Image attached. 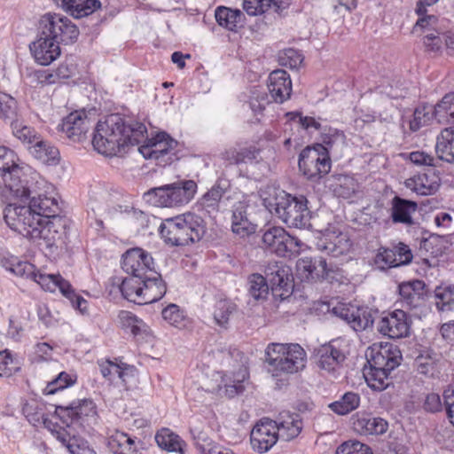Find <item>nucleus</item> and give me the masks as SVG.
Wrapping results in <instances>:
<instances>
[{
  "mask_svg": "<svg viewBox=\"0 0 454 454\" xmlns=\"http://www.w3.org/2000/svg\"><path fill=\"white\" fill-rule=\"evenodd\" d=\"M433 118H435V106L427 105L417 107L414 111L413 118L410 121L411 130H419Z\"/></svg>",
  "mask_w": 454,
  "mask_h": 454,
  "instance_id": "nucleus-57",
  "label": "nucleus"
},
{
  "mask_svg": "<svg viewBox=\"0 0 454 454\" xmlns=\"http://www.w3.org/2000/svg\"><path fill=\"white\" fill-rule=\"evenodd\" d=\"M247 103L252 112L257 115L262 113L266 106L269 105L270 99L263 89L253 88Z\"/></svg>",
  "mask_w": 454,
  "mask_h": 454,
  "instance_id": "nucleus-60",
  "label": "nucleus"
},
{
  "mask_svg": "<svg viewBox=\"0 0 454 454\" xmlns=\"http://www.w3.org/2000/svg\"><path fill=\"white\" fill-rule=\"evenodd\" d=\"M142 281H144V278L137 276L126 277L120 286V291L123 297L129 301L139 304L143 286Z\"/></svg>",
  "mask_w": 454,
  "mask_h": 454,
  "instance_id": "nucleus-48",
  "label": "nucleus"
},
{
  "mask_svg": "<svg viewBox=\"0 0 454 454\" xmlns=\"http://www.w3.org/2000/svg\"><path fill=\"white\" fill-rule=\"evenodd\" d=\"M93 122L94 121L84 109L76 110L63 118L57 129L65 137L76 143L86 137V134L92 127Z\"/></svg>",
  "mask_w": 454,
  "mask_h": 454,
  "instance_id": "nucleus-15",
  "label": "nucleus"
},
{
  "mask_svg": "<svg viewBox=\"0 0 454 454\" xmlns=\"http://www.w3.org/2000/svg\"><path fill=\"white\" fill-rule=\"evenodd\" d=\"M365 356L369 366L393 371L402 361L398 347L392 343H374L366 350Z\"/></svg>",
  "mask_w": 454,
  "mask_h": 454,
  "instance_id": "nucleus-14",
  "label": "nucleus"
},
{
  "mask_svg": "<svg viewBox=\"0 0 454 454\" xmlns=\"http://www.w3.org/2000/svg\"><path fill=\"white\" fill-rule=\"evenodd\" d=\"M197 192L193 180H183L154 187L145 192V200L155 207H172L189 203Z\"/></svg>",
  "mask_w": 454,
  "mask_h": 454,
  "instance_id": "nucleus-6",
  "label": "nucleus"
},
{
  "mask_svg": "<svg viewBox=\"0 0 454 454\" xmlns=\"http://www.w3.org/2000/svg\"><path fill=\"white\" fill-rule=\"evenodd\" d=\"M248 373L245 368L240 367L239 370L233 373L232 378L225 374L222 377L223 387L228 397H233L243 392V382L247 378ZM222 388V387H220Z\"/></svg>",
  "mask_w": 454,
  "mask_h": 454,
  "instance_id": "nucleus-43",
  "label": "nucleus"
},
{
  "mask_svg": "<svg viewBox=\"0 0 454 454\" xmlns=\"http://www.w3.org/2000/svg\"><path fill=\"white\" fill-rule=\"evenodd\" d=\"M345 360L346 355L336 340L321 346L315 354L317 366L334 379L340 374Z\"/></svg>",
  "mask_w": 454,
  "mask_h": 454,
  "instance_id": "nucleus-12",
  "label": "nucleus"
},
{
  "mask_svg": "<svg viewBox=\"0 0 454 454\" xmlns=\"http://www.w3.org/2000/svg\"><path fill=\"white\" fill-rule=\"evenodd\" d=\"M161 315L165 321L176 328L185 326V316L176 304L171 303L162 309Z\"/></svg>",
  "mask_w": 454,
  "mask_h": 454,
  "instance_id": "nucleus-61",
  "label": "nucleus"
},
{
  "mask_svg": "<svg viewBox=\"0 0 454 454\" xmlns=\"http://www.w3.org/2000/svg\"><path fill=\"white\" fill-rule=\"evenodd\" d=\"M278 436L288 442L297 437L302 429V421L297 413L282 412L277 421Z\"/></svg>",
  "mask_w": 454,
  "mask_h": 454,
  "instance_id": "nucleus-31",
  "label": "nucleus"
},
{
  "mask_svg": "<svg viewBox=\"0 0 454 454\" xmlns=\"http://www.w3.org/2000/svg\"><path fill=\"white\" fill-rule=\"evenodd\" d=\"M263 244L279 256H286L287 253L297 254L300 252L302 242L289 235L282 227H272L262 235Z\"/></svg>",
  "mask_w": 454,
  "mask_h": 454,
  "instance_id": "nucleus-13",
  "label": "nucleus"
},
{
  "mask_svg": "<svg viewBox=\"0 0 454 454\" xmlns=\"http://www.w3.org/2000/svg\"><path fill=\"white\" fill-rule=\"evenodd\" d=\"M411 320L403 309H395L382 316L377 322L378 332L391 339L407 337L410 333Z\"/></svg>",
  "mask_w": 454,
  "mask_h": 454,
  "instance_id": "nucleus-17",
  "label": "nucleus"
},
{
  "mask_svg": "<svg viewBox=\"0 0 454 454\" xmlns=\"http://www.w3.org/2000/svg\"><path fill=\"white\" fill-rule=\"evenodd\" d=\"M108 446L115 454H135L137 451L135 439L121 431H115L109 437Z\"/></svg>",
  "mask_w": 454,
  "mask_h": 454,
  "instance_id": "nucleus-39",
  "label": "nucleus"
},
{
  "mask_svg": "<svg viewBox=\"0 0 454 454\" xmlns=\"http://www.w3.org/2000/svg\"><path fill=\"white\" fill-rule=\"evenodd\" d=\"M336 454H372L370 447L359 441L350 440L340 444Z\"/></svg>",
  "mask_w": 454,
  "mask_h": 454,
  "instance_id": "nucleus-64",
  "label": "nucleus"
},
{
  "mask_svg": "<svg viewBox=\"0 0 454 454\" xmlns=\"http://www.w3.org/2000/svg\"><path fill=\"white\" fill-rule=\"evenodd\" d=\"M55 413L67 427L79 426L85 427L97 420V406L90 399L72 402L69 405H58Z\"/></svg>",
  "mask_w": 454,
  "mask_h": 454,
  "instance_id": "nucleus-9",
  "label": "nucleus"
},
{
  "mask_svg": "<svg viewBox=\"0 0 454 454\" xmlns=\"http://www.w3.org/2000/svg\"><path fill=\"white\" fill-rule=\"evenodd\" d=\"M77 66L73 58L66 59L56 69H51L53 84L71 78L76 73Z\"/></svg>",
  "mask_w": 454,
  "mask_h": 454,
  "instance_id": "nucleus-58",
  "label": "nucleus"
},
{
  "mask_svg": "<svg viewBox=\"0 0 454 454\" xmlns=\"http://www.w3.org/2000/svg\"><path fill=\"white\" fill-rule=\"evenodd\" d=\"M266 208L291 228L304 229L310 225L311 212L306 197L293 196L284 191L273 197L262 198Z\"/></svg>",
  "mask_w": 454,
  "mask_h": 454,
  "instance_id": "nucleus-3",
  "label": "nucleus"
},
{
  "mask_svg": "<svg viewBox=\"0 0 454 454\" xmlns=\"http://www.w3.org/2000/svg\"><path fill=\"white\" fill-rule=\"evenodd\" d=\"M153 264L152 256L139 247L129 249L122 255L121 267L129 276L143 278L149 270H153Z\"/></svg>",
  "mask_w": 454,
  "mask_h": 454,
  "instance_id": "nucleus-20",
  "label": "nucleus"
},
{
  "mask_svg": "<svg viewBox=\"0 0 454 454\" xmlns=\"http://www.w3.org/2000/svg\"><path fill=\"white\" fill-rule=\"evenodd\" d=\"M51 69H35L26 67L23 76L32 87H45L53 85Z\"/></svg>",
  "mask_w": 454,
  "mask_h": 454,
  "instance_id": "nucleus-51",
  "label": "nucleus"
},
{
  "mask_svg": "<svg viewBox=\"0 0 454 454\" xmlns=\"http://www.w3.org/2000/svg\"><path fill=\"white\" fill-rule=\"evenodd\" d=\"M298 166L308 179L318 180L330 172L332 160L322 146H308L301 152Z\"/></svg>",
  "mask_w": 454,
  "mask_h": 454,
  "instance_id": "nucleus-8",
  "label": "nucleus"
},
{
  "mask_svg": "<svg viewBox=\"0 0 454 454\" xmlns=\"http://www.w3.org/2000/svg\"><path fill=\"white\" fill-rule=\"evenodd\" d=\"M10 126L12 135L28 147L32 146L41 137L37 131L27 125L21 118Z\"/></svg>",
  "mask_w": 454,
  "mask_h": 454,
  "instance_id": "nucleus-49",
  "label": "nucleus"
},
{
  "mask_svg": "<svg viewBox=\"0 0 454 454\" xmlns=\"http://www.w3.org/2000/svg\"><path fill=\"white\" fill-rule=\"evenodd\" d=\"M39 31L43 35L57 41L58 45L74 43L80 34L77 26L69 18L50 12L41 17Z\"/></svg>",
  "mask_w": 454,
  "mask_h": 454,
  "instance_id": "nucleus-7",
  "label": "nucleus"
},
{
  "mask_svg": "<svg viewBox=\"0 0 454 454\" xmlns=\"http://www.w3.org/2000/svg\"><path fill=\"white\" fill-rule=\"evenodd\" d=\"M0 171L4 182L0 184V196L3 199H24L34 192L28 186L25 168L19 164L17 154L5 146H0Z\"/></svg>",
  "mask_w": 454,
  "mask_h": 454,
  "instance_id": "nucleus-4",
  "label": "nucleus"
},
{
  "mask_svg": "<svg viewBox=\"0 0 454 454\" xmlns=\"http://www.w3.org/2000/svg\"><path fill=\"white\" fill-rule=\"evenodd\" d=\"M29 49L35 62L42 66L50 65L60 55V47L57 41L43 35L41 31L37 40L29 45Z\"/></svg>",
  "mask_w": 454,
  "mask_h": 454,
  "instance_id": "nucleus-24",
  "label": "nucleus"
},
{
  "mask_svg": "<svg viewBox=\"0 0 454 454\" xmlns=\"http://www.w3.org/2000/svg\"><path fill=\"white\" fill-rule=\"evenodd\" d=\"M232 231L242 237L253 233L255 230L254 225L248 220L247 214V205L244 202H238L232 211Z\"/></svg>",
  "mask_w": 454,
  "mask_h": 454,
  "instance_id": "nucleus-35",
  "label": "nucleus"
},
{
  "mask_svg": "<svg viewBox=\"0 0 454 454\" xmlns=\"http://www.w3.org/2000/svg\"><path fill=\"white\" fill-rule=\"evenodd\" d=\"M31 154L43 163H57L59 157V152L57 147L41 137L29 146Z\"/></svg>",
  "mask_w": 454,
  "mask_h": 454,
  "instance_id": "nucleus-40",
  "label": "nucleus"
},
{
  "mask_svg": "<svg viewBox=\"0 0 454 454\" xmlns=\"http://www.w3.org/2000/svg\"><path fill=\"white\" fill-rule=\"evenodd\" d=\"M418 205L415 201L395 196L391 200L390 216L394 223L411 225L412 214L416 212Z\"/></svg>",
  "mask_w": 454,
  "mask_h": 454,
  "instance_id": "nucleus-33",
  "label": "nucleus"
},
{
  "mask_svg": "<svg viewBox=\"0 0 454 454\" xmlns=\"http://www.w3.org/2000/svg\"><path fill=\"white\" fill-rule=\"evenodd\" d=\"M118 319L121 326L125 330H129L134 336L145 334L148 331L146 324L130 311H120Z\"/></svg>",
  "mask_w": 454,
  "mask_h": 454,
  "instance_id": "nucleus-44",
  "label": "nucleus"
},
{
  "mask_svg": "<svg viewBox=\"0 0 454 454\" xmlns=\"http://www.w3.org/2000/svg\"><path fill=\"white\" fill-rule=\"evenodd\" d=\"M265 275L273 292L289 293L293 289L291 269L282 262H269L265 269Z\"/></svg>",
  "mask_w": 454,
  "mask_h": 454,
  "instance_id": "nucleus-23",
  "label": "nucleus"
},
{
  "mask_svg": "<svg viewBox=\"0 0 454 454\" xmlns=\"http://www.w3.org/2000/svg\"><path fill=\"white\" fill-rule=\"evenodd\" d=\"M7 206L4 210L6 224L14 231L28 239L35 226L38 225V216L34 213L30 205H18L12 202L14 199L6 200Z\"/></svg>",
  "mask_w": 454,
  "mask_h": 454,
  "instance_id": "nucleus-11",
  "label": "nucleus"
},
{
  "mask_svg": "<svg viewBox=\"0 0 454 454\" xmlns=\"http://www.w3.org/2000/svg\"><path fill=\"white\" fill-rule=\"evenodd\" d=\"M20 118L16 99L9 94L0 92V119L12 125Z\"/></svg>",
  "mask_w": 454,
  "mask_h": 454,
  "instance_id": "nucleus-42",
  "label": "nucleus"
},
{
  "mask_svg": "<svg viewBox=\"0 0 454 454\" xmlns=\"http://www.w3.org/2000/svg\"><path fill=\"white\" fill-rule=\"evenodd\" d=\"M268 90L277 103L288 99L292 92V82L287 72L283 69L271 72L268 79Z\"/></svg>",
  "mask_w": 454,
  "mask_h": 454,
  "instance_id": "nucleus-28",
  "label": "nucleus"
},
{
  "mask_svg": "<svg viewBox=\"0 0 454 454\" xmlns=\"http://www.w3.org/2000/svg\"><path fill=\"white\" fill-rule=\"evenodd\" d=\"M231 187L230 182L219 178L215 184L198 200L199 211L204 212L208 216H214L219 212L220 202Z\"/></svg>",
  "mask_w": 454,
  "mask_h": 454,
  "instance_id": "nucleus-22",
  "label": "nucleus"
},
{
  "mask_svg": "<svg viewBox=\"0 0 454 454\" xmlns=\"http://www.w3.org/2000/svg\"><path fill=\"white\" fill-rule=\"evenodd\" d=\"M269 282L265 277L254 273L248 278V292L254 300H264L269 294Z\"/></svg>",
  "mask_w": 454,
  "mask_h": 454,
  "instance_id": "nucleus-54",
  "label": "nucleus"
},
{
  "mask_svg": "<svg viewBox=\"0 0 454 454\" xmlns=\"http://www.w3.org/2000/svg\"><path fill=\"white\" fill-rule=\"evenodd\" d=\"M163 241L173 247L186 246L200 241L207 232V224L201 215L186 212L165 219L159 227Z\"/></svg>",
  "mask_w": 454,
  "mask_h": 454,
  "instance_id": "nucleus-2",
  "label": "nucleus"
},
{
  "mask_svg": "<svg viewBox=\"0 0 454 454\" xmlns=\"http://www.w3.org/2000/svg\"><path fill=\"white\" fill-rule=\"evenodd\" d=\"M438 0H419L416 6V13L419 16L416 26L427 27L436 23L437 18L434 15H427V7L436 4Z\"/></svg>",
  "mask_w": 454,
  "mask_h": 454,
  "instance_id": "nucleus-62",
  "label": "nucleus"
},
{
  "mask_svg": "<svg viewBox=\"0 0 454 454\" xmlns=\"http://www.w3.org/2000/svg\"><path fill=\"white\" fill-rule=\"evenodd\" d=\"M282 3L279 0H244L243 9L248 15L257 16L265 12L271 6H274L276 11L281 9Z\"/></svg>",
  "mask_w": 454,
  "mask_h": 454,
  "instance_id": "nucleus-55",
  "label": "nucleus"
},
{
  "mask_svg": "<svg viewBox=\"0 0 454 454\" xmlns=\"http://www.w3.org/2000/svg\"><path fill=\"white\" fill-rule=\"evenodd\" d=\"M413 254L410 247L400 242L393 247H380L374 256L373 263L380 270L407 265Z\"/></svg>",
  "mask_w": 454,
  "mask_h": 454,
  "instance_id": "nucleus-16",
  "label": "nucleus"
},
{
  "mask_svg": "<svg viewBox=\"0 0 454 454\" xmlns=\"http://www.w3.org/2000/svg\"><path fill=\"white\" fill-rule=\"evenodd\" d=\"M34 281L39 284L45 291L55 292L58 288L63 296L74 301V289L61 275L43 274L38 270Z\"/></svg>",
  "mask_w": 454,
  "mask_h": 454,
  "instance_id": "nucleus-30",
  "label": "nucleus"
},
{
  "mask_svg": "<svg viewBox=\"0 0 454 454\" xmlns=\"http://www.w3.org/2000/svg\"><path fill=\"white\" fill-rule=\"evenodd\" d=\"M278 61L283 67L296 69L303 62V56L298 50L289 48L279 53Z\"/></svg>",
  "mask_w": 454,
  "mask_h": 454,
  "instance_id": "nucleus-63",
  "label": "nucleus"
},
{
  "mask_svg": "<svg viewBox=\"0 0 454 454\" xmlns=\"http://www.w3.org/2000/svg\"><path fill=\"white\" fill-rule=\"evenodd\" d=\"M215 17L219 26L230 31H237L239 27H242L245 18L240 10H233L224 6L216 8Z\"/></svg>",
  "mask_w": 454,
  "mask_h": 454,
  "instance_id": "nucleus-36",
  "label": "nucleus"
},
{
  "mask_svg": "<svg viewBox=\"0 0 454 454\" xmlns=\"http://www.w3.org/2000/svg\"><path fill=\"white\" fill-rule=\"evenodd\" d=\"M98 0H68L63 6L74 18H82L91 14L100 7Z\"/></svg>",
  "mask_w": 454,
  "mask_h": 454,
  "instance_id": "nucleus-45",
  "label": "nucleus"
},
{
  "mask_svg": "<svg viewBox=\"0 0 454 454\" xmlns=\"http://www.w3.org/2000/svg\"><path fill=\"white\" fill-rule=\"evenodd\" d=\"M278 427L273 420L264 419L257 423L251 431L250 442L254 450L259 453L269 451L277 442Z\"/></svg>",
  "mask_w": 454,
  "mask_h": 454,
  "instance_id": "nucleus-19",
  "label": "nucleus"
},
{
  "mask_svg": "<svg viewBox=\"0 0 454 454\" xmlns=\"http://www.w3.org/2000/svg\"><path fill=\"white\" fill-rule=\"evenodd\" d=\"M354 429L360 434H382L388 427L387 422L367 413H357L353 421Z\"/></svg>",
  "mask_w": 454,
  "mask_h": 454,
  "instance_id": "nucleus-32",
  "label": "nucleus"
},
{
  "mask_svg": "<svg viewBox=\"0 0 454 454\" xmlns=\"http://www.w3.org/2000/svg\"><path fill=\"white\" fill-rule=\"evenodd\" d=\"M265 363L272 377L294 374L305 367L306 353L299 344L270 343L265 350Z\"/></svg>",
  "mask_w": 454,
  "mask_h": 454,
  "instance_id": "nucleus-5",
  "label": "nucleus"
},
{
  "mask_svg": "<svg viewBox=\"0 0 454 454\" xmlns=\"http://www.w3.org/2000/svg\"><path fill=\"white\" fill-rule=\"evenodd\" d=\"M334 312L356 332L372 326L373 317L368 308L343 305L334 309Z\"/></svg>",
  "mask_w": 454,
  "mask_h": 454,
  "instance_id": "nucleus-21",
  "label": "nucleus"
},
{
  "mask_svg": "<svg viewBox=\"0 0 454 454\" xmlns=\"http://www.w3.org/2000/svg\"><path fill=\"white\" fill-rule=\"evenodd\" d=\"M236 305L227 299L218 300L213 311V317L215 324L219 326L225 327L229 323L231 315L235 311Z\"/></svg>",
  "mask_w": 454,
  "mask_h": 454,
  "instance_id": "nucleus-52",
  "label": "nucleus"
},
{
  "mask_svg": "<svg viewBox=\"0 0 454 454\" xmlns=\"http://www.w3.org/2000/svg\"><path fill=\"white\" fill-rule=\"evenodd\" d=\"M146 134V127L142 122L126 121L120 114H110L97 124L92 145L98 153L114 156L125 153L126 147L145 141L138 148L144 158L162 160L177 145L165 132L150 139Z\"/></svg>",
  "mask_w": 454,
  "mask_h": 454,
  "instance_id": "nucleus-1",
  "label": "nucleus"
},
{
  "mask_svg": "<svg viewBox=\"0 0 454 454\" xmlns=\"http://www.w3.org/2000/svg\"><path fill=\"white\" fill-rule=\"evenodd\" d=\"M39 184L40 182L36 181L35 187H32V185L28 184V186L34 192L24 199L16 198L17 200L27 201L30 199L29 205L32 210L36 214V216L44 220L60 217L59 214L61 209L58 200L53 196H48L40 192V191L36 189Z\"/></svg>",
  "mask_w": 454,
  "mask_h": 454,
  "instance_id": "nucleus-18",
  "label": "nucleus"
},
{
  "mask_svg": "<svg viewBox=\"0 0 454 454\" xmlns=\"http://www.w3.org/2000/svg\"><path fill=\"white\" fill-rule=\"evenodd\" d=\"M346 136L343 131L331 127H325L321 131V144H316L315 145H320L330 155V152L334 150L335 147L343 145L345 144Z\"/></svg>",
  "mask_w": 454,
  "mask_h": 454,
  "instance_id": "nucleus-50",
  "label": "nucleus"
},
{
  "mask_svg": "<svg viewBox=\"0 0 454 454\" xmlns=\"http://www.w3.org/2000/svg\"><path fill=\"white\" fill-rule=\"evenodd\" d=\"M392 371L372 367L364 369V377L369 387L376 391H382L391 384L389 377Z\"/></svg>",
  "mask_w": 454,
  "mask_h": 454,
  "instance_id": "nucleus-38",
  "label": "nucleus"
},
{
  "mask_svg": "<svg viewBox=\"0 0 454 454\" xmlns=\"http://www.w3.org/2000/svg\"><path fill=\"white\" fill-rule=\"evenodd\" d=\"M75 381V376L66 372H61L55 379L48 382L47 386L43 389V393L45 395H53L59 390H62L74 385Z\"/></svg>",
  "mask_w": 454,
  "mask_h": 454,
  "instance_id": "nucleus-59",
  "label": "nucleus"
},
{
  "mask_svg": "<svg viewBox=\"0 0 454 454\" xmlns=\"http://www.w3.org/2000/svg\"><path fill=\"white\" fill-rule=\"evenodd\" d=\"M360 404V395L355 392L345 393L339 400L331 403L329 408L338 415H347Z\"/></svg>",
  "mask_w": 454,
  "mask_h": 454,
  "instance_id": "nucleus-46",
  "label": "nucleus"
},
{
  "mask_svg": "<svg viewBox=\"0 0 454 454\" xmlns=\"http://www.w3.org/2000/svg\"><path fill=\"white\" fill-rule=\"evenodd\" d=\"M155 441L160 448L168 451L178 452L184 454L185 442L179 435L173 433L168 428H161L155 434Z\"/></svg>",
  "mask_w": 454,
  "mask_h": 454,
  "instance_id": "nucleus-37",
  "label": "nucleus"
},
{
  "mask_svg": "<svg viewBox=\"0 0 454 454\" xmlns=\"http://www.w3.org/2000/svg\"><path fill=\"white\" fill-rule=\"evenodd\" d=\"M297 276L301 281H315L327 275L326 260L319 257H304L297 261Z\"/></svg>",
  "mask_w": 454,
  "mask_h": 454,
  "instance_id": "nucleus-27",
  "label": "nucleus"
},
{
  "mask_svg": "<svg viewBox=\"0 0 454 454\" xmlns=\"http://www.w3.org/2000/svg\"><path fill=\"white\" fill-rule=\"evenodd\" d=\"M435 119L439 123H445L454 119V91L446 94L435 105Z\"/></svg>",
  "mask_w": 454,
  "mask_h": 454,
  "instance_id": "nucleus-53",
  "label": "nucleus"
},
{
  "mask_svg": "<svg viewBox=\"0 0 454 454\" xmlns=\"http://www.w3.org/2000/svg\"><path fill=\"white\" fill-rule=\"evenodd\" d=\"M435 307L440 312L454 310V285L440 286L434 289Z\"/></svg>",
  "mask_w": 454,
  "mask_h": 454,
  "instance_id": "nucleus-47",
  "label": "nucleus"
},
{
  "mask_svg": "<svg viewBox=\"0 0 454 454\" xmlns=\"http://www.w3.org/2000/svg\"><path fill=\"white\" fill-rule=\"evenodd\" d=\"M435 152L440 160L454 163V126L441 131L436 139Z\"/></svg>",
  "mask_w": 454,
  "mask_h": 454,
  "instance_id": "nucleus-34",
  "label": "nucleus"
},
{
  "mask_svg": "<svg viewBox=\"0 0 454 454\" xmlns=\"http://www.w3.org/2000/svg\"><path fill=\"white\" fill-rule=\"evenodd\" d=\"M331 186L337 197L344 199L351 198L358 190L357 181L349 175L335 176Z\"/></svg>",
  "mask_w": 454,
  "mask_h": 454,
  "instance_id": "nucleus-41",
  "label": "nucleus"
},
{
  "mask_svg": "<svg viewBox=\"0 0 454 454\" xmlns=\"http://www.w3.org/2000/svg\"><path fill=\"white\" fill-rule=\"evenodd\" d=\"M425 283L421 280H413L399 285L400 301L403 307L411 309L421 306L424 301Z\"/></svg>",
  "mask_w": 454,
  "mask_h": 454,
  "instance_id": "nucleus-29",
  "label": "nucleus"
},
{
  "mask_svg": "<svg viewBox=\"0 0 454 454\" xmlns=\"http://www.w3.org/2000/svg\"><path fill=\"white\" fill-rule=\"evenodd\" d=\"M437 354L432 350H424L414 361V365L419 373L433 375L437 362Z\"/></svg>",
  "mask_w": 454,
  "mask_h": 454,
  "instance_id": "nucleus-56",
  "label": "nucleus"
},
{
  "mask_svg": "<svg viewBox=\"0 0 454 454\" xmlns=\"http://www.w3.org/2000/svg\"><path fill=\"white\" fill-rule=\"evenodd\" d=\"M404 185L418 195L428 196L438 191L441 178L435 170L430 169L406 179Z\"/></svg>",
  "mask_w": 454,
  "mask_h": 454,
  "instance_id": "nucleus-25",
  "label": "nucleus"
},
{
  "mask_svg": "<svg viewBox=\"0 0 454 454\" xmlns=\"http://www.w3.org/2000/svg\"><path fill=\"white\" fill-rule=\"evenodd\" d=\"M67 237V220L63 217L51 219L38 218V225L35 226L28 239L38 245H44L47 248L65 243Z\"/></svg>",
  "mask_w": 454,
  "mask_h": 454,
  "instance_id": "nucleus-10",
  "label": "nucleus"
},
{
  "mask_svg": "<svg viewBox=\"0 0 454 454\" xmlns=\"http://www.w3.org/2000/svg\"><path fill=\"white\" fill-rule=\"evenodd\" d=\"M143 278L139 304L153 303L160 300L167 291L166 284L161 278L160 274L154 270H149Z\"/></svg>",
  "mask_w": 454,
  "mask_h": 454,
  "instance_id": "nucleus-26",
  "label": "nucleus"
}]
</instances>
